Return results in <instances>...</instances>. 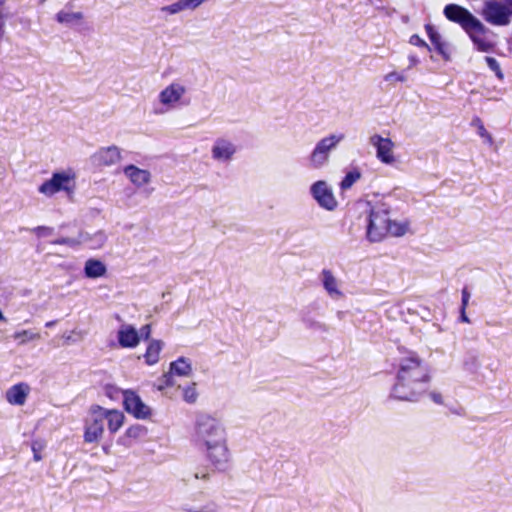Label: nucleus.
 <instances>
[{
    "label": "nucleus",
    "instance_id": "1",
    "mask_svg": "<svg viewBox=\"0 0 512 512\" xmlns=\"http://www.w3.org/2000/svg\"><path fill=\"white\" fill-rule=\"evenodd\" d=\"M195 443L217 471H224L230 459L226 431L222 423L208 414H198L194 425Z\"/></svg>",
    "mask_w": 512,
    "mask_h": 512
},
{
    "label": "nucleus",
    "instance_id": "2",
    "mask_svg": "<svg viewBox=\"0 0 512 512\" xmlns=\"http://www.w3.org/2000/svg\"><path fill=\"white\" fill-rule=\"evenodd\" d=\"M429 381L427 364L416 353L410 352L400 359L391 397L402 401H416L428 389Z\"/></svg>",
    "mask_w": 512,
    "mask_h": 512
},
{
    "label": "nucleus",
    "instance_id": "3",
    "mask_svg": "<svg viewBox=\"0 0 512 512\" xmlns=\"http://www.w3.org/2000/svg\"><path fill=\"white\" fill-rule=\"evenodd\" d=\"M345 138L343 133L330 134L320 139L308 157L309 166L320 169L329 163L331 153Z\"/></svg>",
    "mask_w": 512,
    "mask_h": 512
},
{
    "label": "nucleus",
    "instance_id": "4",
    "mask_svg": "<svg viewBox=\"0 0 512 512\" xmlns=\"http://www.w3.org/2000/svg\"><path fill=\"white\" fill-rule=\"evenodd\" d=\"M390 219L388 210L384 206H375L370 209L367 225V237L371 242H378L384 238L389 230Z\"/></svg>",
    "mask_w": 512,
    "mask_h": 512
},
{
    "label": "nucleus",
    "instance_id": "5",
    "mask_svg": "<svg viewBox=\"0 0 512 512\" xmlns=\"http://www.w3.org/2000/svg\"><path fill=\"white\" fill-rule=\"evenodd\" d=\"M482 16L488 23L496 26H506L510 23L506 0H487L484 2Z\"/></svg>",
    "mask_w": 512,
    "mask_h": 512
},
{
    "label": "nucleus",
    "instance_id": "6",
    "mask_svg": "<svg viewBox=\"0 0 512 512\" xmlns=\"http://www.w3.org/2000/svg\"><path fill=\"white\" fill-rule=\"evenodd\" d=\"M105 414L104 408L93 405L90 408L89 417L86 420L84 440L88 443L97 442L104 432Z\"/></svg>",
    "mask_w": 512,
    "mask_h": 512
},
{
    "label": "nucleus",
    "instance_id": "7",
    "mask_svg": "<svg viewBox=\"0 0 512 512\" xmlns=\"http://www.w3.org/2000/svg\"><path fill=\"white\" fill-rule=\"evenodd\" d=\"M450 21L458 23L469 34L472 30L485 31L484 24L466 8L450 3Z\"/></svg>",
    "mask_w": 512,
    "mask_h": 512
},
{
    "label": "nucleus",
    "instance_id": "8",
    "mask_svg": "<svg viewBox=\"0 0 512 512\" xmlns=\"http://www.w3.org/2000/svg\"><path fill=\"white\" fill-rule=\"evenodd\" d=\"M310 193L321 208L328 211L336 209L338 205L337 200L326 181L319 180L313 183L310 187Z\"/></svg>",
    "mask_w": 512,
    "mask_h": 512
},
{
    "label": "nucleus",
    "instance_id": "9",
    "mask_svg": "<svg viewBox=\"0 0 512 512\" xmlns=\"http://www.w3.org/2000/svg\"><path fill=\"white\" fill-rule=\"evenodd\" d=\"M125 410L137 419H146L151 415V409L135 392L127 390L123 393Z\"/></svg>",
    "mask_w": 512,
    "mask_h": 512
},
{
    "label": "nucleus",
    "instance_id": "10",
    "mask_svg": "<svg viewBox=\"0 0 512 512\" xmlns=\"http://www.w3.org/2000/svg\"><path fill=\"white\" fill-rule=\"evenodd\" d=\"M370 144L376 148V156L382 163L392 164L395 161L393 155L394 143L390 138H383L375 134L370 137Z\"/></svg>",
    "mask_w": 512,
    "mask_h": 512
},
{
    "label": "nucleus",
    "instance_id": "11",
    "mask_svg": "<svg viewBox=\"0 0 512 512\" xmlns=\"http://www.w3.org/2000/svg\"><path fill=\"white\" fill-rule=\"evenodd\" d=\"M70 177L64 172H57L52 175V178L42 183L39 187V192L47 196H52L61 190H68L67 183Z\"/></svg>",
    "mask_w": 512,
    "mask_h": 512
},
{
    "label": "nucleus",
    "instance_id": "12",
    "mask_svg": "<svg viewBox=\"0 0 512 512\" xmlns=\"http://www.w3.org/2000/svg\"><path fill=\"white\" fill-rule=\"evenodd\" d=\"M485 31H478L477 29L472 30L468 36L470 37L473 44L476 46L477 50L481 52H490L495 47V42L493 41L494 33L484 25Z\"/></svg>",
    "mask_w": 512,
    "mask_h": 512
},
{
    "label": "nucleus",
    "instance_id": "13",
    "mask_svg": "<svg viewBox=\"0 0 512 512\" xmlns=\"http://www.w3.org/2000/svg\"><path fill=\"white\" fill-rule=\"evenodd\" d=\"M192 373V366L189 359L179 357L177 360L170 363L169 372L163 375V380L166 386L173 385V375L189 376Z\"/></svg>",
    "mask_w": 512,
    "mask_h": 512
},
{
    "label": "nucleus",
    "instance_id": "14",
    "mask_svg": "<svg viewBox=\"0 0 512 512\" xmlns=\"http://www.w3.org/2000/svg\"><path fill=\"white\" fill-rule=\"evenodd\" d=\"M93 162L97 165L111 166L121 159L120 149L117 146L101 148L92 156Z\"/></svg>",
    "mask_w": 512,
    "mask_h": 512
},
{
    "label": "nucleus",
    "instance_id": "15",
    "mask_svg": "<svg viewBox=\"0 0 512 512\" xmlns=\"http://www.w3.org/2000/svg\"><path fill=\"white\" fill-rule=\"evenodd\" d=\"M211 152L213 159L226 162L230 161L236 153V146L226 139L219 138L215 141Z\"/></svg>",
    "mask_w": 512,
    "mask_h": 512
},
{
    "label": "nucleus",
    "instance_id": "16",
    "mask_svg": "<svg viewBox=\"0 0 512 512\" xmlns=\"http://www.w3.org/2000/svg\"><path fill=\"white\" fill-rule=\"evenodd\" d=\"M323 288L332 299H340L343 297L342 291L339 289V281L329 269H323L319 275Z\"/></svg>",
    "mask_w": 512,
    "mask_h": 512
},
{
    "label": "nucleus",
    "instance_id": "17",
    "mask_svg": "<svg viewBox=\"0 0 512 512\" xmlns=\"http://www.w3.org/2000/svg\"><path fill=\"white\" fill-rule=\"evenodd\" d=\"M125 176L138 188L150 183L151 173L148 170L140 169L135 165H128L123 170Z\"/></svg>",
    "mask_w": 512,
    "mask_h": 512
},
{
    "label": "nucleus",
    "instance_id": "18",
    "mask_svg": "<svg viewBox=\"0 0 512 512\" xmlns=\"http://www.w3.org/2000/svg\"><path fill=\"white\" fill-rule=\"evenodd\" d=\"M29 391L28 384H15L6 391V400L12 405L22 406L26 402Z\"/></svg>",
    "mask_w": 512,
    "mask_h": 512
},
{
    "label": "nucleus",
    "instance_id": "19",
    "mask_svg": "<svg viewBox=\"0 0 512 512\" xmlns=\"http://www.w3.org/2000/svg\"><path fill=\"white\" fill-rule=\"evenodd\" d=\"M186 88L179 83H172L160 92L159 100L164 105L176 103L185 94Z\"/></svg>",
    "mask_w": 512,
    "mask_h": 512
},
{
    "label": "nucleus",
    "instance_id": "20",
    "mask_svg": "<svg viewBox=\"0 0 512 512\" xmlns=\"http://www.w3.org/2000/svg\"><path fill=\"white\" fill-rule=\"evenodd\" d=\"M139 341V333L133 326L125 325L118 331V342L121 347L133 348L138 345Z\"/></svg>",
    "mask_w": 512,
    "mask_h": 512
},
{
    "label": "nucleus",
    "instance_id": "21",
    "mask_svg": "<svg viewBox=\"0 0 512 512\" xmlns=\"http://www.w3.org/2000/svg\"><path fill=\"white\" fill-rule=\"evenodd\" d=\"M107 240V236L104 231L99 230L93 234L88 232H80V245L86 244L91 249L101 248Z\"/></svg>",
    "mask_w": 512,
    "mask_h": 512
},
{
    "label": "nucleus",
    "instance_id": "22",
    "mask_svg": "<svg viewBox=\"0 0 512 512\" xmlns=\"http://www.w3.org/2000/svg\"><path fill=\"white\" fill-rule=\"evenodd\" d=\"M146 433L147 429L140 424L130 426L126 430L125 435L118 439V443L126 447H130L132 445V440L139 439L145 436Z\"/></svg>",
    "mask_w": 512,
    "mask_h": 512
},
{
    "label": "nucleus",
    "instance_id": "23",
    "mask_svg": "<svg viewBox=\"0 0 512 512\" xmlns=\"http://www.w3.org/2000/svg\"><path fill=\"white\" fill-rule=\"evenodd\" d=\"M107 269L105 264L97 259H88L85 262L84 274L87 278L95 279L104 276Z\"/></svg>",
    "mask_w": 512,
    "mask_h": 512
},
{
    "label": "nucleus",
    "instance_id": "24",
    "mask_svg": "<svg viewBox=\"0 0 512 512\" xmlns=\"http://www.w3.org/2000/svg\"><path fill=\"white\" fill-rule=\"evenodd\" d=\"M105 420L108 423V429L111 433H115L124 423L123 413L117 410H106L104 409Z\"/></svg>",
    "mask_w": 512,
    "mask_h": 512
},
{
    "label": "nucleus",
    "instance_id": "25",
    "mask_svg": "<svg viewBox=\"0 0 512 512\" xmlns=\"http://www.w3.org/2000/svg\"><path fill=\"white\" fill-rule=\"evenodd\" d=\"M425 29L435 49L438 51L439 54L443 56L445 60H447L448 54L445 52V45L444 43L441 42V36L436 30V28L431 24H426Z\"/></svg>",
    "mask_w": 512,
    "mask_h": 512
},
{
    "label": "nucleus",
    "instance_id": "26",
    "mask_svg": "<svg viewBox=\"0 0 512 512\" xmlns=\"http://www.w3.org/2000/svg\"><path fill=\"white\" fill-rule=\"evenodd\" d=\"M163 343L160 340H152L147 347L144 354L145 361L148 365H153L159 360V353L162 349Z\"/></svg>",
    "mask_w": 512,
    "mask_h": 512
},
{
    "label": "nucleus",
    "instance_id": "27",
    "mask_svg": "<svg viewBox=\"0 0 512 512\" xmlns=\"http://www.w3.org/2000/svg\"><path fill=\"white\" fill-rule=\"evenodd\" d=\"M181 509L185 512H223L221 506L213 500L208 501L206 504L200 507H196L189 503H184L182 504Z\"/></svg>",
    "mask_w": 512,
    "mask_h": 512
},
{
    "label": "nucleus",
    "instance_id": "28",
    "mask_svg": "<svg viewBox=\"0 0 512 512\" xmlns=\"http://www.w3.org/2000/svg\"><path fill=\"white\" fill-rule=\"evenodd\" d=\"M302 322L304 323L305 327L312 331L317 332H327L328 326L319 320H317L315 317H313L310 313H304L302 315Z\"/></svg>",
    "mask_w": 512,
    "mask_h": 512
},
{
    "label": "nucleus",
    "instance_id": "29",
    "mask_svg": "<svg viewBox=\"0 0 512 512\" xmlns=\"http://www.w3.org/2000/svg\"><path fill=\"white\" fill-rule=\"evenodd\" d=\"M83 14L81 12H66V11H59L56 15V19L59 23L65 24V25H73L76 22L82 20Z\"/></svg>",
    "mask_w": 512,
    "mask_h": 512
},
{
    "label": "nucleus",
    "instance_id": "30",
    "mask_svg": "<svg viewBox=\"0 0 512 512\" xmlns=\"http://www.w3.org/2000/svg\"><path fill=\"white\" fill-rule=\"evenodd\" d=\"M480 359L476 352H468L464 360L465 369L473 374H478L480 370Z\"/></svg>",
    "mask_w": 512,
    "mask_h": 512
},
{
    "label": "nucleus",
    "instance_id": "31",
    "mask_svg": "<svg viewBox=\"0 0 512 512\" xmlns=\"http://www.w3.org/2000/svg\"><path fill=\"white\" fill-rule=\"evenodd\" d=\"M471 293L467 287H464L461 291V305L459 308V321L463 323H470V319L466 314V308L469 304Z\"/></svg>",
    "mask_w": 512,
    "mask_h": 512
},
{
    "label": "nucleus",
    "instance_id": "32",
    "mask_svg": "<svg viewBox=\"0 0 512 512\" xmlns=\"http://www.w3.org/2000/svg\"><path fill=\"white\" fill-rule=\"evenodd\" d=\"M361 178V172L358 169H353L346 173L344 178L340 183V188L342 190L350 189L353 184Z\"/></svg>",
    "mask_w": 512,
    "mask_h": 512
},
{
    "label": "nucleus",
    "instance_id": "33",
    "mask_svg": "<svg viewBox=\"0 0 512 512\" xmlns=\"http://www.w3.org/2000/svg\"><path fill=\"white\" fill-rule=\"evenodd\" d=\"M15 340H19L20 345H24L29 341H33L40 338L39 333H35L31 330H22L13 334Z\"/></svg>",
    "mask_w": 512,
    "mask_h": 512
},
{
    "label": "nucleus",
    "instance_id": "34",
    "mask_svg": "<svg viewBox=\"0 0 512 512\" xmlns=\"http://www.w3.org/2000/svg\"><path fill=\"white\" fill-rule=\"evenodd\" d=\"M7 0H0V40L3 38L5 33V23L8 18V10L6 9Z\"/></svg>",
    "mask_w": 512,
    "mask_h": 512
},
{
    "label": "nucleus",
    "instance_id": "35",
    "mask_svg": "<svg viewBox=\"0 0 512 512\" xmlns=\"http://www.w3.org/2000/svg\"><path fill=\"white\" fill-rule=\"evenodd\" d=\"M54 245H67L69 247H76L80 245V234L77 238L61 237L51 242Z\"/></svg>",
    "mask_w": 512,
    "mask_h": 512
},
{
    "label": "nucleus",
    "instance_id": "36",
    "mask_svg": "<svg viewBox=\"0 0 512 512\" xmlns=\"http://www.w3.org/2000/svg\"><path fill=\"white\" fill-rule=\"evenodd\" d=\"M198 394L195 389V383L192 386H187L183 389V399L187 403H195L197 400Z\"/></svg>",
    "mask_w": 512,
    "mask_h": 512
},
{
    "label": "nucleus",
    "instance_id": "37",
    "mask_svg": "<svg viewBox=\"0 0 512 512\" xmlns=\"http://www.w3.org/2000/svg\"><path fill=\"white\" fill-rule=\"evenodd\" d=\"M485 61L488 65V67L493 71L495 72V75L497 76L498 79H503L504 75L502 73V70L500 68V65L498 63V61L493 58V57H490V56H487L485 57Z\"/></svg>",
    "mask_w": 512,
    "mask_h": 512
},
{
    "label": "nucleus",
    "instance_id": "38",
    "mask_svg": "<svg viewBox=\"0 0 512 512\" xmlns=\"http://www.w3.org/2000/svg\"><path fill=\"white\" fill-rule=\"evenodd\" d=\"M406 228V225L392 222L390 220L388 233H390L393 236H402L405 234Z\"/></svg>",
    "mask_w": 512,
    "mask_h": 512
},
{
    "label": "nucleus",
    "instance_id": "39",
    "mask_svg": "<svg viewBox=\"0 0 512 512\" xmlns=\"http://www.w3.org/2000/svg\"><path fill=\"white\" fill-rule=\"evenodd\" d=\"M194 478L203 481H208L210 479V472L208 467H198L194 472Z\"/></svg>",
    "mask_w": 512,
    "mask_h": 512
},
{
    "label": "nucleus",
    "instance_id": "40",
    "mask_svg": "<svg viewBox=\"0 0 512 512\" xmlns=\"http://www.w3.org/2000/svg\"><path fill=\"white\" fill-rule=\"evenodd\" d=\"M38 237H46L53 233L54 229L48 226H37L32 230Z\"/></svg>",
    "mask_w": 512,
    "mask_h": 512
},
{
    "label": "nucleus",
    "instance_id": "41",
    "mask_svg": "<svg viewBox=\"0 0 512 512\" xmlns=\"http://www.w3.org/2000/svg\"><path fill=\"white\" fill-rule=\"evenodd\" d=\"M478 134L482 137L489 145L493 144V139L490 133L485 129L483 124H479L478 126Z\"/></svg>",
    "mask_w": 512,
    "mask_h": 512
},
{
    "label": "nucleus",
    "instance_id": "42",
    "mask_svg": "<svg viewBox=\"0 0 512 512\" xmlns=\"http://www.w3.org/2000/svg\"><path fill=\"white\" fill-rule=\"evenodd\" d=\"M385 80L386 81L395 80V81H399V82H404V81H406V76H404L403 74H398L396 72H391L385 76Z\"/></svg>",
    "mask_w": 512,
    "mask_h": 512
},
{
    "label": "nucleus",
    "instance_id": "43",
    "mask_svg": "<svg viewBox=\"0 0 512 512\" xmlns=\"http://www.w3.org/2000/svg\"><path fill=\"white\" fill-rule=\"evenodd\" d=\"M409 43L415 46L425 47L429 49L428 45L417 34L410 37Z\"/></svg>",
    "mask_w": 512,
    "mask_h": 512
},
{
    "label": "nucleus",
    "instance_id": "44",
    "mask_svg": "<svg viewBox=\"0 0 512 512\" xmlns=\"http://www.w3.org/2000/svg\"><path fill=\"white\" fill-rule=\"evenodd\" d=\"M151 334V326L149 324L144 325L139 332V337L144 338L147 340L150 337Z\"/></svg>",
    "mask_w": 512,
    "mask_h": 512
},
{
    "label": "nucleus",
    "instance_id": "45",
    "mask_svg": "<svg viewBox=\"0 0 512 512\" xmlns=\"http://www.w3.org/2000/svg\"><path fill=\"white\" fill-rule=\"evenodd\" d=\"M161 11H162V12H167V13H169V14H177V13H179V12L176 10L175 6H173V4H170V5H167V6L162 7V8H161Z\"/></svg>",
    "mask_w": 512,
    "mask_h": 512
},
{
    "label": "nucleus",
    "instance_id": "46",
    "mask_svg": "<svg viewBox=\"0 0 512 512\" xmlns=\"http://www.w3.org/2000/svg\"><path fill=\"white\" fill-rule=\"evenodd\" d=\"M430 397L437 404H441L443 402L442 401V396L439 393L432 392V393H430Z\"/></svg>",
    "mask_w": 512,
    "mask_h": 512
},
{
    "label": "nucleus",
    "instance_id": "47",
    "mask_svg": "<svg viewBox=\"0 0 512 512\" xmlns=\"http://www.w3.org/2000/svg\"><path fill=\"white\" fill-rule=\"evenodd\" d=\"M173 6H175V8L178 12L186 10V8L183 4V0H178L177 2L173 3Z\"/></svg>",
    "mask_w": 512,
    "mask_h": 512
},
{
    "label": "nucleus",
    "instance_id": "48",
    "mask_svg": "<svg viewBox=\"0 0 512 512\" xmlns=\"http://www.w3.org/2000/svg\"><path fill=\"white\" fill-rule=\"evenodd\" d=\"M409 61H410L409 68L412 66H415L419 62L418 58L414 55L409 56Z\"/></svg>",
    "mask_w": 512,
    "mask_h": 512
},
{
    "label": "nucleus",
    "instance_id": "49",
    "mask_svg": "<svg viewBox=\"0 0 512 512\" xmlns=\"http://www.w3.org/2000/svg\"><path fill=\"white\" fill-rule=\"evenodd\" d=\"M32 449H33V452H34V460H35V461H39V460H41V456H40V454L38 453V451L36 450V448H35V446H34V445H33Z\"/></svg>",
    "mask_w": 512,
    "mask_h": 512
},
{
    "label": "nucleus",
    "instance_id": "50",
    "mask_svg": "<svg viewBox=\"0 0 512 512\" xmlns=\"http://www.w3.org/2000/svg\"><path fill=\"white\" fill-rule=\"evenodd\" d=\"M507 1V6H508V11H509V17L512 16V0H506Z\"/></svg>",
    "mask_w": 512,
    "mask_h": 512
},
{
    "label": "nucleus",
    "instance_id": "51",
    "mask_svg": "<svg viewBox=\"0 0 512 512\" xmlns=\"http://www.w3.org/2000/svg\"><path fill=\"white\" fill-rule=\"evenodd\" d=\"M448 12H449V9H448V4L443 8V14L444 16L448 19Z\"/></svg>",
    "mask_w": 512,
    "mask_h": 512
},
{
    "label": "nucleus",
    "instance_id": "52",
    "mask_svg": "<svg viewBox=\"0 0 512 512\" xmlns=\"http://www.w3.org/2000/svg\"><path fill=\"white\" fill-rule=\"evenodd\" d=\"M56 321H49L45 324L46 327L50 328V327H53L55 325Z\"/></svg>",
    "mask_w": 512,
    "mask_h": 512
},
{
    "label": "nucleus",
    "instance_id": "53",
    "mask_svg": "<svg viewBox=\"0 0 512 512\" xmlns=\"http://www.w3.org/2000/svg\"><path fill=\"white\" fill-rule=\"evenodd\" d=\"M6 320H7L6 317L4 316L2 311L0 310V321L6 322Z\"/></svg>",
    "mask_w": 512,
    "mask_h": 512
},
{
    "label": "nucleus",
    "instance_id": "54",
    "mask_svg": "<svg viewBox=\"0 0 512 512\" xmlns=\"http://www.w3.org/2000/svg\"><path fill=\"white\" fill-rule=\"evenodd\" d=\"M153 190H154L153 188H150V189L146 190L147 195H150L153 192Z\"/></svg>",
    "mask_w": 512,
    "mask_h": 512
},
{
    "label": "nucleus",
    "instance_id": "55",
    "mask_svg": "<svg viewBox=\"0 0 512 512\" xmlns=\"http://www.w3.org/2000/svg\"><path fill=\"white\" fill-rule=\"evenodd\" d=\"M342 314H343V312H339V313H338V316H339V317H342Z\"/></svg>",
    "mask_w": 512,
    "mask_h": 512
},
{
    "label": "nucleus",
    "instance_id": "56",
    "mask_svg": "<svg viewBox=\"0 0 512 512\" xmlns=\"http://www.w3.org/2000/svg\"><path fill=\"white\" fill-rule=\"evenodd\" d=\"M42 2H45L46 0H41Z\"/></svg>",
    "mask_w": 512,
    "mask_h": 512
}]
</instances>
